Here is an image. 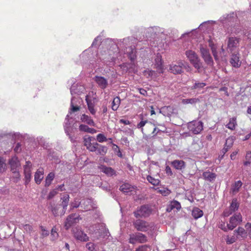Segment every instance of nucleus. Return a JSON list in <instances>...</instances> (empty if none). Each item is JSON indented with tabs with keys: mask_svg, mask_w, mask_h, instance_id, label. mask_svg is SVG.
I'll use <instances>...</instances> for the list:
<instances>
[{
	"mask_svg": "<svg viewBox=\"0 0 251 251\" xmlns=\"http://www.w3.org/2000/svg\"><path fill=\"white\" fill-rule=\"evenodd\" d=\"M96 208V204L91 199H83L81 200L80 209L81 212L90 211Z\"/></svg>",
	"mask_w": 251,
	"mask_h": 251,
	"instance_id": "11",
	"label": "nucleus"
},
{
	"mask_svg": "<svg viewBox=\"0 0 251 251\" xmlns=\"http://www.w3.org/2000/svg\"><path fill=\"white\" fill-rule=\"evenodd\" d=\"M185 54L191 63L199 72V70L201 67V63L195 52L189 50H186Z\"/></svg>",
	"mask_w": 251,
	"mask_h": 251,
	"instance_id": "7",
	"label": "nucleus"
},
{
	"mask_svg": "<svg viewBox=\"0 0 251 251\" xmlns=\"http://www.w3.org/2000/svg\"><path fill=\"white\" fill-rule=\"evenodd\" d=\"M11 171L13 173L12 179L13 180V181L17 182L20 180L21 176L19 170H15Z\"/></svg>",
	"mask_w": 251,
	"mask_h": 251,
	"instance_id": "53",
	"label": "nucleus"
},
{
	"mask_svg": "<svg viewBox=\"0 0 251 251\" xmlns=\"http://www.w3.org/2000/svg\"><path fill=\"white\" fill-rule=\"evenodd\" d=\"M81 220V218L79 215L75 213L71 214L69 215L66 219L64 223V227L66 229L68 230L72 226L75 225L79 221Z\"/></svg>",
	"mask_w": 251,
	"mask_h": 251,
	"instance_id": "9",
	"label": "nucleus"
},
{
	"mask_svg": "<svg viewBox=\"0 0 251 251\" xmlns=\"http://www.w3.org/2000/svg\"><path fill=\"white\" fill-rule=\"evenodd\" d=\"M188 128L194 134H199L203 129V123L201 121L193 122L189 125Z\"/></svg>",
	"mask_w": 251,
	"mask_h": 251,
	"instance_id": "14",
	"label": "nucleus"
},
{
	"mask_svg": "<svg viewBox=\"0 0 251 251\" xmlns=\"http://www.w3.org/2000/svg\"><path fill=\"white\" fill-rule=\"evenodd\" d=\"M106 39H105L102 41V36L101 35H99L94 39L92 43L91 46L90 48H92V49H93V48H97L98 47L100 46L97 50L99 51L100 49L102 47L103 43Z\"/></svg>",
	"mask_w": 251,
	"mask_h": 251,
	"instance_id": "28",
	"label": "nucleus"
},
{
	"mask_svg": "<svg viewBox=\"0 0 251 251\" xmlns=\"http://www.w3.org/2000/svg\"><path fill=\"white\" fill-rule=\"evenodd\" d=\"M147 179L150 183L154 186L159 185L160 182L158 179L154 178L150 176H148L147 177Z\"/></svg>",
	"mask_w": 251,
	"mask_h": 251,
	"instance_id": "54",
	"label": "nucleus"
},
{
	"mask_svg": "<svg viewBox=\"0 0 251 251\" xmlns=\"http://www.w3.org/2000/svg\"><path fill=\"white\" fill-rule=\"evenodd\" d=\"M102 171L109 176H112L114 174V170L110 167L103 166L102 168Z\"/></svg>",
	"mask_w": 251,
	"mask_h": 251,
	"instance_id": "56",
	"label": "nucleus"
},
{
	"mask_svg": "<svg viewBox=\"0 0 251 251\" xmlns=\"http://www.w3.org/2000/svg\"><path fill=\"white\" fill-rule=\"evenodd\" d=\"M6 169L5 160L0 156V172H4Z\"/></svg>",
	"mask_w": 251,
	"mask_h": 251,
	"instance_id": "63",
	"label": "nucleus"
},
{
	"mask_svg": "<svg viewBox=\"0 0 251 251\" xmlns=\"http://www.w3.org/2000/svg\"><path fill=\"white\" fill-rule=\"evenodd\" d=\"M239 204L237 201L236 199H233L230 204L228 209H226L224 212V215L225 217H227L231 215L233 212L235 211L238 209Z\"/></svg>",
	"mask_w": 251,
	"mask_h": 251,
	"instance_id": "21",
	"label": "nucleus"
},
{
	"mask_svg": "<svg viewBox=\"0 0 251 251\" xmlns=\"http://www.w3.org/2000/svg\"><path fill=\"white\" fill-rule=\"evenodd\" d=\"M25 179V185H27L30 181L31 178V171H24Z\"/></svg>",
	"mask_w": 251,
	"mask_h": 251,
	"instance_id": "52",
	"label": "nucleus"
},
{
	"mask_svg": "<svg viewBox=\"0 0 251 251\" xmlns=\"http://www.w3.org/2000/svg\"><path fill=\"white\" fill-rule=\"evenodd\" d=\"M209 39L208 40V41L209 42V46L211 47L212 52L213 55L214 56V59L216 61H218L219 60V58L217 55V52L216 51V49L214 47V45L212 44V42L213 41V40L215 39L214 35H209Z\"/></svg>",
	"mask_w": 251,
	"mask_h": 251,
	"instance_id": "38",
	"label": "nucleus"
},
{
	"mask_svg": "<svg viewBox=\"0 0 251 251\" xmlns=\"http://www.w3.org/2000/svg\"><path fill=\"white\" fill-rule=\"evenodd\" d=\"M176 209L179 210L181 208L180 203L177 201L174 200L171 201L170 204L168 206L167 211L168 212H171L173 209Z\"/></svg>",
	"mask_w": 251,
	"mask_h": 251,
	"instance_id": "37",
	"label": "nucleus"
},
{
	"mask_svg": "<svg viewBox=\"0 0 251 251\" xmlns=\"http://www.w3.org/2000/svg\"><path fill=\"white\" fill-rule=\"evenodd\" d=\"M85 100L87 102L89 111L92 115H95L96 110L94 108L95 104L93 100L90 98L88 95L86 96Z\"/></svg>",
	"mask_w": 251,
	"mask_h": 251,
	"instance_id": "30",
	"label": "nucleus"
},
{
	"mask_svg": "<svg viewBox=\"0 0 251 251\" xmlns=\"http://www.w3.org/2000/svg\"><path fill=\"white\" fill-rule=\"evenodd\" d=\"M44 178L43 169H38L35 173L34 180L36 184H40Z\"/></svg>",
	"mask_w": 251,
	"mask_h": 251,
	"instance_id": "32",
	"label": "nucleus"
},
{
	"mask_svg": "<svg viewBox=\"0 0 251 251\" xmlns=\"http://www.w3.org/2000/svg\"><path fill=\"white\" fill-rule=\"evenodd\" d=\"M206 85V83L204 82H200L198 81H196L194 84L193 86L192 87V89H197L198 90H200L201 89L203 88Z\"/></svg>",
	"mask_w": 251,
	"mask_h": 251,
	"instance_id": "51",
	"label": "nucleus"
},
{
	"mask_svg": "<svg viewBox=\"0 0 251 251\" xmlns=\"http://www.w3.org/2000/svg\"><path fill=\"white\" fill-rule=\"evenodd\" d=\"M183 67H185V63L182 61H179L176 63L170 65V70L174 74H180L182 73Z\"/></svg>",
	"mask_w": 251,
	"mask_h": 251,
	"instance_id": "15",
	"label": "nucleus"
},
{
	"mask_svg": "<svg viewBox=\"0 0 251 251\" xmlns=\"http://www.w3.org/2000/svg\"><path fill=\"white\" fill-rule=\"evenodd\" d=\"M218 227L224 231H227L228 230H230L228 228V223H227L226 225L225 223L223 221H221L219 223Z\"/></svg>",
	"mask_w": 251,
	"mask_h": 251,
	"instance_id": "61",
	"label": "nucleus"
},
{
	"mask_svg": "<svg viewBox=\"0 0 251 251\" xmlns=\"http://www.w3.org/2000/svg\"><path fill=\"white\" fill-rule=\"evenodd\" d=\"M242 221V217L241 214H235L230 218L229 220L228 228L230 230H233Z\"/></svg>",
	"mask_w": 251,
	"mask_h": 251,
	"instance_id": "13",
	"label": "nucleus"
},
{
	"mask_svg": "<svg viewBox=\"0 0 251 251\" xmlns=\"http://www.w3.org/2000/svg\"><path fill=\"white\" fill-rule=\"evenodd\" d=\"M58 237L57 230L55 226H53L51 230V240L54 241L56 240Z\"/></svg>",
	"mask_w": 251,
	"mask_h": 251,
	"instance_id": "59",
	"label": "nucleus"
},
{
	"mask_svg": "<svg viewBox=\"0 0 251 251\" xmlns=\"http://www.w3.org/2000/svg\"><path fill=\"white\" fill-rule=\"evenodd\" d=\"M50 210L53 215L55 216H58L59 214L61 215L62 209H61V205L59 204H50Z\"/></svg>",
	"mask_w": 251,
	"mask_h": 251,
	"instance_id": "33",
	"label": "nucleus"
},
{
	"mask_svg": "<svg viewBox=\"0 0 251 251\" xmlns=\"http://www.w3.org/2000/svg\"><path fill=\"white\" fill-rule=\"evenodd\" d=\"M235 140V137L233 136H230L227 138L226 141L225 145L229 150L233 146L234 142Z\"/></svg>",
	"mask_w": 251,
	"mask_h": 251,
	"instance_id": "50",
	"label": "nucleus"
},
{
	"mask_svg": "<svg viewBox=\"0 0 251 251\" xmlns=\"http://www.w3.org/2000/svg\"><path fill=\"white\" fill-rule=\"evenodd\" d=\"M0 137H10L12 138V139L16 140H21L23 138H25V137H28L29 135L27 134H25L23 135L21 134L20 132H5L0 135Z\"/></svg>",
	"mask_w": 251,
	"mask_h": 251,
	"instance_id": "18",
	"label": "nucleus"
},
{
	"mask_svg": "<svg viewBox=\"0 0 251 251\" xmlns=\"http://www.w3.org/2000/svg\"><path fill=\"white\" fill-rule=\"evenodd\" d=\"M80 120L82 122L85 123L91 126H95V123L91 117L85 114H82L80 117Z\"/></svg>",
	"mask_w": 251,
	"mask_h": 251,
	"instance_id": "35",
	"label": "nucleus"
},
{
	"mask_svg": "<svg viewBox=\"0 0 251 251\" xmlns=\"http://www.w3.org/2000/svg\"><path fill=\"white\" fill-rule=\"evenodd\" d=\"M8 163L11 168V171L19 170L21 166L20 162L18 157L16 155L12 156L9 160Z\"/></svg>",
	"mask_w": 251,
	"mask_h": 251,
	"instance_id": "25",
	"label": "nucleus"
},
{
	"mask_svg": "<svg viewBox=\"0 0 251 251\" xmlns=\"http://www.w3.org/2000/svg\"><path fill=\"white\" fill-rule=\"evenodd\" d=\"M213 23H215V21H208L204 22L201 23L199 26V28L201 30L208 29L211 28V25Z\"/></svg>",
	"mask_w": 251,
	"mask_h": 251,
	"instance_id": "42",
	"label": "nucleus"
},
{
	"mask_svg": "<svg viewBox=\"0 0 251 251\" xmlns=\"http://www.w3.org/2000/svg\"><path fill=\"white\" fill-rule=\"evenodd\" d=\"M230 58V63L231 66L234 68H239L241 62L239 59V53L238 51L233 52Z\"/></svg>",
	"mask_w": 251,
	"mask_h": 251,
	"instance_id": "20",
	"label": "nucleus"
},
{
	"mask_svg": "<svg viewBox=\"0 0 251 251\" xmlns=\"http://www.w3.org/2000/svg\"><path fill=\"white\" fill-rule=\"evenodd\" d=\"M147 241V236L143 233L137 232L129 235V243L135 244L137 242L144 243Z\"/></svg>",
	"mask_w": 251,
	"mask_h": 251,
	"instance_id": "12",
	"label": "nucleus"
},
{
	"mask_svg": "<svg viewBox=\"0 0 251 251\" xmlns=\"http://www.w3.org/2000/svg\"><path fill=\"white\" fill-rule=\"evenodd\" d=\"M156 190L157 192L164 196H167L171 193V191L167 188H157Z\"/></svg>",
	"mask_w": 251,
	"mask_h": 251,
	"instance_id": "57",
	"label": "nucleus"
},
{
	"mask_svg": "<svg viewBox=\"0 0 251 251\" xmlns=\"http://www.w3.org/2000/svg\"><path fill=\"white\" fill-rule=\"evenodd\" d=\"M216 174L209 171L204 172L202 174L203 178L209 182L213 181L216 177Z\"/></svg>",
	"mask_w": 251,
	"mask_h": 251,
	"instance_id": "34",
	"label": "nucleus"
},
{
	"mask_svg": "<svg viewBox=\"0 0 251 251\" xmlns=\"http://www.w3.org/2000/svg\"><path fill=\"white\" fill-rule=\"evenodd\" d=\"M200 51L202 58L210 54L209 50L201 45L200 47Z\"/></svg>",
	"mask_w": 251,
	"mask_h": 251,
	"instance_id": "60",
	"label": "nucleus"
},
{
	"mask_svg": "<svg viewBox=\"0 0 251 251\" xmlns=\"http://www.w3.org/2000/svg\"><path fill=\"white\" fill-rule=\"evenodd\" d=\"M203 214V211L198 207L194 208L192 211V215L195 219L202 217Z\"/></svg>",
	"mask_w": 251,
	"mask_h": 251,
	"instance_id": "44",
	"label": "nucleus"
},
{
	"mask_svg": "<svg viewBox=\"0 0 251 251\" xmlns=\"http://www.w3.org/2000/svg\"><path fill=\"white\" fill-rule=\"evenodd\" d=\"M199 101V99L197 98H191V99H183L182 100V102L183 104H194L196 102Z\"/></svg>",
	"mask_w": 251,
	"mask_h": 251,
	"instance_id": "55",
	"label": "nucleus"
},
{
	"mask_svg": "<svg viewBox=\"0 0 251 251\" xmlns=\"http://www.w3.org/2000/svg\"><path fill=\"white\" fill-rule=\"evenodd\" d=\"M120 103L121 100L119 97L114 98L112 102V109L114 111H116L119 108Z\"/></svg>",
	"mask_w": 251,
	"mask_h": 251,
	"instance_id": "48",
	"label": "nucleus"
},
{
	"mask_svg": "<svg viewBox=\"0 0 251 251\" xmlns=\"http://www.w3.org/2000/svg\"><path fill=\"white\" fill-rule=\"evenodd\" d=\"M95 140L93 137L85 136L83 138L84 145L86 149L90 151H94L95 146L96 142H93Z\"/></svg>",
	"mask_w": 251,
	"mask_h": 251,
	"instance_id": "17",
	"label": "nucleus"
},
{
	"mask_svg": "<svg viewBox=\"0 0 251 251\" xmlns=\"http://www.w3.org/2000/svg\"><path fill=\"white\" fill-rule=\"evenodd\" d=\"M146 30V36L151 47H157L159 50L164 47V44L160 38L162 34L167 35L164 29L154 26L149 27Z\"/></svg>",
	"mask_w": 251,
	"mask_h": 251,
	"instance_id": "4",
	"label": "nucleus"
},
{
	"mask_svg": "<svg viewBox=\"0 0 251 251\" xmlns=\"http://www.w3.org/2000/svg\"><path fill=\"white\" fill-rule=\"evenodd\" d=\"M163 61L162 60V56L159 53H157L155 58V66L157 69V71L159 74L163 73Z\"/></svg>",
	"mask_w": 251,
	"mask_h": 251,
	"instance_id": "26",
	"label": "nucleus"
},
{
	"mask_svg": "<svg viewBox=\"0 0 251 251\" xmlns=\"http://www.w3.org/2000/svg\"><path fill=\"white\" fill-rule=\"evenodd\" d=\"M69 199L70 196L68 194L64 195L61 198V200H62V203L60 205L61 206H62L61 215H63L65 213L69 202Z\"/></svg>",
	"mask_w": 251,
	"mask_h": 251,
	"instance_id": "27",
	"label": "nucleus"
},
{
	"mask_svg": "<svg viewBox=\"0 0 251 251\" xmlns=\"http://www.w3.org/2000/svg\"><path fill=\"white\" fill-rule=\"evenodd\" d=\"M146 128H151L152 129V131L151 133V137H154L157 135L159 131L160 130L157 127H156L151 122H150L146 126Z\"/></svg>",
	"mask_w": 251,
	"mask_h": 251,
	"instance_id": "43",
	"label": "nucleus"
},
{
	"mask_svg": "<svg viewBox=\"0 0 251 251\" xmlns=\"http://www.w3.org/2000/svg\"><path fill=\"white\" fill-rule=\"evenodd\" d=\"M236 126V118L235 117H232L230 118L229 123L226 126L228 129L234 130Z\"/></svg>",
	"mask_w": 251,
	"mask_h": 251,
	"instance_id": "45",
	"label": "nucleus"
},
{
	"mask_svg": "<svg viewBox=\"0 0 251 251\" xmlns=\"http://www.w3.org/2000/svg\"><path fill=\"white\" fill-rule=\"evenodd\" d=\"M151 212V209L148 205H144L140 207L134 212V216L138 218H146L149 216Z\"/></svg>",
	"mask_w": 251,
	"mask_h": 251,
	"instance_id": "10",
	"label": "nucleus"
},
{
	"mask_svg": "<svg viewBox=\"0 0 251 251\" xmlns=\"http://www.w3.org/2000/svg\"><path fill=\"white\" fill-rule=\"evenodd\" d=\"M81 203V200L79 201L77 198L74 199V201L70 203V210L78 207L80 208Z\"/></svg>",
	"mask_w": 251,
	"mask_h": 251,
	"instance_id": "47",
	"label": "nucleus"
},
{
	"mask_svg": "<svg viewBox=\"0 0 251 251\" xmlns=\"http://www.w3.org/2000/svg\"><path fill=\"white\" fill-rule=\"evenodd\" d=\"M139 118L141 121L137 124V127L139 129H141L142 132L144 134V129L143 127L146 124H148L150 122H148L147 120L144 119V116L142 114L139 115Z\"/></svg>",
	"mask_w": 251,
	"mask_h": 251,
	"instance_id": "41",
	"label": "nucleus"
},
{
	"mask_svg": "<svg viewBox=\"0 0 251 251\" xmlns=\"http://www.w3.org/2000/svg\"><path fill=\"white\" fill-rule=\"evenodd\" d=\"M93 79L98 87L101 89L104 90L108 86V82L107 79L103 76L96 75L94 77Z\"/></svg>",
	"mask_w": 251,
	"mask_h": 251,
	"instance_id": "19",
	"label": "nucleus"
},
{
	"mask_svg": "<svg viewBox=\"0 0 251 251\" xmlns=\"http://www.w3.org/2000/svg\"><path fill=\"white\" fill-rule=\"evenodd\" d=\"M79 129L80 131H83L91 134H94L97 132V130L95 128H90L88 126L83 124H81L79 126Z\"/></svg>",
	"mask_w": 251,
	"mask_h": 251,
	"instance_id": "36",
	"label": "nucleus"
},
{
	"mask_svg": "<svg viewBox=\"0 0 251 251\" xmlns=\"http://www.w3.org/2000/svg\"><path fill=\"white\" fill-rule=\"evenodd\" d=\"M133 226L138 231L147 232L154 229V225L145 221L138 219L133 222Z\"/></svg>",
	"mask_w": 251,
	"mask_h": 251,
	"instance_id": "6",
	"label": "nucleus"
},
{
	"mask_svg": "<svg viewBox=\"0 0 251 251\" xmlns=\"http://www.w3.org/2000/svg\"><path fill=\"white\" fill-rule=\"evenodd\" d=\"M102 47L99 51H94L92 48L85 50L79 55L78 59L75 61V63L81 64L84 69L88 70L89 73L102 67L104 65H112L111 60L103 59L102 55L100 54V51L104 54H108L106 46L103 44Z\"/></svg>",
	"mask_w": 251,
	"mask_h": 251,
	"instance_id": "2",
	"label": "nucleus"
},
{
	"mask_svg": "<svg viewBox=\"0 0 251 251\" xmlns=\"http://www.w3.org/2000/svg\"><path fill=\"white\" fill-rule=\"evenodd\" d=\"M171 164L176 170H181L186 167L185 162L182 160H175L171 162Z\"/></svg>",
	"mask_w": 251,
	"mask_h": 251,
	"instance_id": "29",
	"label": "nucleus"
},
{
	"mask_svg": "<svg viewBox=\"0 0 251 251\" xmlns=\"http://www.w3.org/2000/svg\"><path fill=\"white\" fill-rule=\"evenodd\" d=\"M203 58L207 65L210 66L213 65V61L210 54L203 57Z\"/></svg>",
	"mask_w": 251,
	"mask_h": 251,
	"instance_id": "64",
	"label": "nucleus"
},
{
	"mask_svg": "<svg viewBox=\"0 0 251 251\" xmlns=\"http://www.w3.org/2000/svg\"><path fill=\"white\" fill-rule=\"evenodd\" d=\"M55 177V174L54 172H50L46 177L45 181V186L46 187H49L51 184Z\"/></svg>",
	"mask_w": 251,
	"mask_h": 251,
	"instance_id": "39",
	"label": "nucleus"
},
{
	"mask_svg": "<svg viewBox=\"0 0 251 251\" xmlns=\"http://www.w3.org/2000/svg\"><path fill=\"white\" fill-rule=\"evenodd\" d=\"M234 235L236 236L238 239H244L248 236L247 230H246L243 227L239 226L237 229L234 230Z\"/></svg>",
	"mask_w": 251,
	"mask_h": 251,
	"instance_id": "23",
	"label": "nucleus"
},
{
	"mask_svg": "<svg viewBox=\"0 0 251 251\" xmlns=\"http://www.w3.org/2000/svg\"><path fill=\"white\" fill-rule=\"evenodd\" d=\"M104 226V225L102 223H99L97 224H96L94 226H93L90 229V230L93 232H95L97 233V232L99 233V234H100V232L99 231L100 230V228H102Z\"/></svg>",
	"mask_w": 251,
	"mask_h": 251,
	"instance_id": "49",
	"label": "nucleus"
},
{
	"mask_svg": "<svg viewBox=\"0 0 251 251\" xmlns=\"http://www.w3.org/2000/svg\"><path fill=\"white\" fill-rule=\"evenodd\" d=\"M96 139L99 143L106 142L108 139L103 134L99 133L97 135Z\"/></svg>",
	"mask_w": 251,
	"mask_h": 251,
	"instance_id": "62",
	"label": "nucleus"
},
{
	"mask_svg": "<svg viewBox=\"0 0 251 251\" xmlns=\"http://www.w3.org/2000/svg\"><path fill=\"white\" fill-rule=\"evenodd\" d=\"M237 239V238L235 235L231 236L228 235L226 239V244L229 245L235 242Z\"/></svg>",
	"mask_w": 251,
	"mask_h": 251,
	"instance_id": "58",
	"label": "nucleus"
},
{
	"mask_svg": "<svg viewBox=\"0 0 251 251\" xmlns=\"http://www.w3.org/2000/svg\"><path fill=\"white\" fill-rule=\"evenodd\" d=\"M85 87L83 85H81L78 83H74L72 84L70 88V92L72 96L71 102V111L75 112L79 109V106L74 105V100L75 99L74 95H80L81 93H84L85 91Z\"/></svg>",
	"mask_w": 251,
	"mask_h": 251,
	"instance_id": "5",
	"label": "nucleus"
},
{
	"mask_svg": "<svg viewBox=\"0 0 251 251\" xmlns=\"http://www.w3.org/2000/svg\"><path fill=\"white\" fill-rule=\"evenodd\" d=\"M174 108L171 106H164L159 109V112L165 116H170L173 113Z\"/></svg>",
	"mask_w": 251,
	"mask_h": 251,
	"instance_id": "31",
	"label": "nucleus"
},
{
	"mask_svg": "<svg viewBox=\"0 0 251 251\" xmlns=\"http://www.w3.org/2000/svg\"><path fill=\"white\" fill-rule=\"evenodd\" d=\"M120 190L126 195H131L135 192L136 187L129 183H125L120 186Z\"/></svg>",
	"mask_w": 251,
	"mask_h": 251,
	"instance_id": "22",
	"label": "nucleus"
},
{
	"mask_svg": "<svg viewBox=\"0 0 251 251\" xmlns=\"http://www.w3.org/2000/svg\"><path fill=\"white\" fill-rule=\"evenodd\" d=\"M95 150L94 152H95L97 155L104 156L107 153L108 148L106 146L102 145L96 143L95 146Z\"/></svg>",
	"mask_w": 251,
	"mask_h": 251,
	"instance_id": "24",
	"label": "nucleus"
},
{
	"mask_svg": "<svg viewBox=\"0 0 251 251\" xmlns=\"http://www.w3.org/2000/svg\"><path fill=\"white\" fill-rule=\"evenodd\" d=\"M72 112L73 111H71V110L69 111V114H68L67 115L66 118H65V120L64 127L65 132L67 135H69V132H70V128L71 127V123L69 122V117L70 115L72 114Z\"/></svg>",
	"mask_w": 251,
	"mask_h": 251,
	"instance_id": "40",
	"label": "nucleus"
},
{
	"mask_svg": "<svg viewBox=\"0 0 251 251\" xmlns=\"http://www.w3.org/2000/svg\"><path fill=\"white\" fill-rule=\"evenodd\" d=\"M136 43L137 39L133 36L121 39L107 38L103 42V45L106 46L108 54H104L100 51V54L102 55L103 59L111 60L112 65L115 63L116 59L122 54H126L131 61L133 62L136 58Z\"/></svg>",
	"mask_w": 251,
	"mask_h": 251,
	"instance_id": "1",
	"label": "nucleus"
},
{
	"mask_svg": "<svg viewBox=\"0 0 251 251\" xmlns=\"http://www.w3.org/2000/svg\"><path fill=\"white\" fill-rule=\"evenodd\" d=\"M240 34L237 37H230L227 41V51L230 53L238 51L239 42L241 40Z\"/></svg>",
	"mask_w": 251,
	"mask_h": 251,
	"instance_id": "8",
	"label": "nucleus"
},
{
	"mask_svg": "<svg viewBox=\"0 0 251 251\" xmlns=\"http://www.w3.org/2000/svg\"><path fill=\"white\" fill-rule=\"evenodd\" d=\"M246 16V12L239 11L236 13L232 12L224 15L220 18L219 21L225 27L227 28L228 32L236 35L240 34L243 37L251 39V28L243 29V25L241 24V22L244 20V17Z\"/></svg>",
	"mask_w": 251,
	"mask_h": 251,
	"instance_id": "3",
	"label": "nucleus"
},
{
	"mask_svg": "<svg viewBox=\"0 0 251 251\" xmlns=\"http://www.w3.org/2000/svg\"><path fill=\"white\" fill-rule=\"evenodd\" d=\"M242 185V182L240 180L235 181L234 184L232 185L231 191L233 193H236L239 191L240 188Z\"/></svg>",
	"mask_w": 251,
	"mask_h": 251,
	"instance_id": "46",
	"label": "nucleus"
},
{
	"mask_svg": "<svg viewBox=\"0 0 251 251\" xmlns=\"http://www.w3.org/2000/svg\"><path fill=\"white\" fill-rule=\"evenodd\" d=\"M75 238L77 240L82 242H86L88 241L89 237L81 229L75 228L73 230Z\"/></svg>",
	"mask_w": 251,
	"mask_h": 251,
	"instance_id": "16",
	"label": "nucleus"
}]
</instances>
